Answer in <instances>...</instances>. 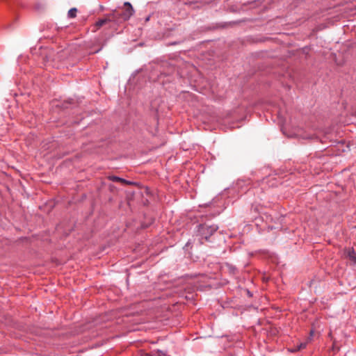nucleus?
<instances>
[{"mask_svg": "<svg viewBox=\"0 0 356 356\" xmlns=\"http://www.w3.org/2000/svg\"><path fill=\"white\" fill-rule=\"evenodd\" d=\"M314 334V330L310 331V337H312Z\"/></svg>", "mask_w": 356, "mask_h": 356, "instance_id": "obj_12", "label": "nucleus"}, {"mask_svg": "<svg viewBox=\"0 0 356 356\" xmlns=\"http://www.w3.org/2000/svg\"><path fill=\"white\" fill-rule=\"evenodd\" d=\"M226 266L230 273L234 275L236 274L237 269L234 266H233L232 264H227Z\"/></svg>", "mask_w": 356, "mask_h": 356, "instance_id": "obj_7", "label": "nucleus"}, {"mask_svg": "<svg viewBox=\"0 0 356 356\" xmlns=\"http://www.w3.org/2000/svg\"><path fill=\"white\" fill-rule=\"evenodd\" d=\"M329 337L330 338V339H331V340H332V341H333V346H332V348H333V349H334V348L336 347L337 343H336V341H335V339H333V337H332V333H331V332H330V333H329Z\"/></svg>", "mask_w": 356, "mask_h": 356, "instance_id": "obj_9", "label": "nucleus"}, {"mask_svg": "<svg viewBox=\"0 0 356 356\" xmlns=\"http://www.w3.org/2000/svg\"><path fill=\"white\" fill-rule=\"evenodd\" d=\"M218 229V226L215 224H210L205 222L203 224H199L197 226V236L200 237V239H204L208 241L209 238Z\"/></svg>", "mask_w": 356, "mask_h": 356, "instance_id": "obj_1", "label": "nucleus"}, {"mask_svg": "<svg viewBox=\"0 0 356 356\" xmlns=\"http://www.w3.org/2000/svg\"><path fill=\"white\" fill-rule=\"evenodd\" d=\"M109 179H110V180H111L113 181H118V182L129 184V181H127L124 179L117 177V176H111L109 177Z\"/></svg>", "mask_w": 356, "mask_h": 356, "instance_id": "obj_5", "label": "nucleus"}, {"mask_svg": "<svg viewBox=\"0 0 356 356\" xmlns=\"http://www.w3.org/2000/svg\"><path fill=\"white\" fill-rule=\"evenodd\" d=\"M344 254L354 264H356V252L353 248H346L344 251Z\"/></svg>", "mask_w": 356, "mask_h": 356, "instance_id": "obj_4", "label": "nucleus"}, {"mask_svg": "<svg viewBox=\"0 0 356 356\" xmlns=\"http://www.w3.org/2000/svg\"><path fill=\"white\" fill-rule=\"evenodd\" d=\"M195 1H188V2H186V5H191L193 3H194Z\"/></svg>", "mask_w": 356, "mask_h": 356, "instance_id": "obj_11", "label": "nucleus"}, {"mask_svg": "<svg viewBox=\"0 0 356 356\" xmlns=\"http://www.w3.org/2000/svg\"><path fill=\"white\" fill-rule=\"evenodd\" d=\"M35 9L37 10H40L41 9L39 3L35 4Z\"/></svg>", "mask_w": 356, "mask_h": 356, "instance_id": "obj_10", "label": "nucleus"}, {"mask_svg": "<svg viewBox=\"0 0 356 356\" xmlns=\"http://www.w3.org/2000/svg\"><path fill=\"white\" fill-rule=\"evenodd\" d=\"M115 22V17L113 16V14H112L111 15L108 16L106 18L99 19L98 21L96 22V23L95 24V26L97 27V29H99V28H101L104 24H106L108 22Z\"/></svg>", "mask_w": 356, "mask_h": 356, "instance_id": "obj_3", "label": "nucleus"}, {"mask_svg": "<svg viewBox=\"0 0 356 356\" xmlns=\"http://www.w3.org/2000/svg\"><path fill=\"white\" fill-rule=\"evenodd\" d=\"M52 54H53V51H49V55H48V56H46V62H47V63L51 62V58H51V57H52V56H51Z\"/></svg>", "mask_w": 356, "mask_h": 356, "instance_id": "obj_8", "label": "nucleus"}, {"mask_svg": "<svg viewBox=\"0 0 356 356\" xmlns=\"http://www.w3.org/2000/svg\"><path fill=\"white\" fill-rule=\"evenodd\" d=\"M77 9L76 8H72L69 10L67 13V17L69 18H74L76 15Z\"/></svg>", "mask_w": 356, "mask_h": 356, "instance_id": "obj_6", "label": "nucleus"}, {"mask_svg": "<svg viewBox=\"0 0 356 356\" xmlns=\"http://www.w3.org/2000/svg\"><path fill=\"white\" fill-rule=\"evenodd\" d=\"M134 10L129 1H124V8L121 11H116L113 14L116 23L127 21L134 15Z\"/></svg>", "mask_w": 356, "mask_h": 356, "instance_id": "obj_2", "label": "nucleus"}]
</instances>
